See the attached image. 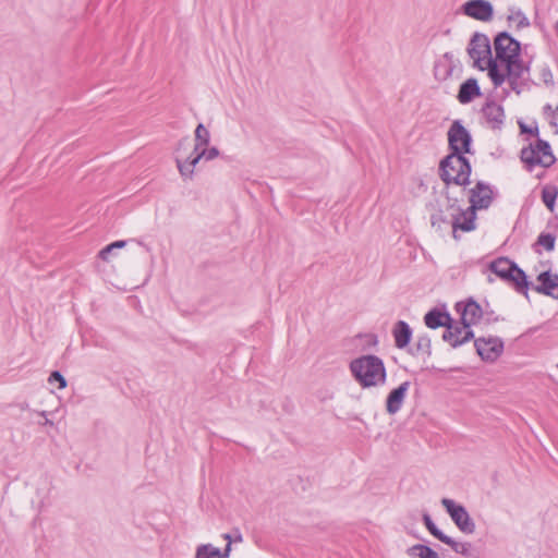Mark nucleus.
Listing matches in <instances>:
<instances>
[{"label":"nucleus","instance_id":"f257e3e1","mask_svg":"<svg viewBox=\"0 0 558 558\" xmlns=\"http://www.w3.org/2000/svg\"><path fill=\"white\" fill-rule=\"evenodd\" d=\"M350 371L364 388L381 385L386 380V367L377 355L367 354L352 360Z\"/></svg>","mask_w":558,"mask_h":558},{"label":"nucleus","instance_id":"f03ea898","mask_svg":"<svg viewBox=\"0 0 558 558\" xmlns=\"http://www.w3.org/2000/svg\"><path fill=\"white\" fill-rule=\"evenodd\" d=\"M506 66V73H502L498 69V64L496 60L493 58L488 59L486 70L488 72V76L492 80L495 87L501 86L506 81H508L512 90L517 94L521 92L522 86V77L524 73L530 71V66L523 62L521 56L515 59L509 60L504 63Z\"/></svg>","mask_w":558,"mask_h":558},{"label":"nucleus","instance_id":"7ed1b4c3","mask_svg":"<svg viewBox=\"0 0 558 558\" xmlns=\"http://www.w3.org/2000/svg\"><path fill=\"white\" fill-rule=\"evenodd\" d=\"M471 165L466 157L449 154L439 163V177L447 186L451 183L468 185L470 183Z\"/></svg>","mask_w":558,"mask_h":558},{"label":"nucleus","instance_id":"20e7f679","mask_svg":"<svg viewBox=\"0 0 558 558\" xmlns=\"http://www.w3.org/2000/svg\"><path fill=\"white\" fill-rule=\"evenodd\" d=\"M488 269L500 279L512 283L518 292L527 295V276L514 262L508 257H498L489 263Z\"/></svg>","mask_w":558,"mask_h":558},{"label":"nucleus","instance_id":"39448f33","mask_svg":"<svg viewBox=\"0 0 558 558\" xmlns=\"http://www.w3.org/2000/svg\"><path fill=\"white\" fill-rule=\"evenodd\" d=\"M520 159L530 172L536 166L549 168L556 162L550 144L542 138H537L535 144L523 147L520 151Z\"/></svg>","mask_w":558,"mask_h":558},{"label":"nucleus","instance_id":"423d86ee","mask_svg":"<svg viewBox=\"0 0 558 558\" xmlns=\"http://www.w3.org/2000/svg\"><path fill=\"white\" fill-rule=\"evenodd\" d=\"M494 49L496 63H506L509 60L515 59L520 56L521 44L507 32L499 33L494 39Z\"/></svg>","mask_w":558,"mask_h":558},{"label":"nucleus","instance_id":"0eeeda50","mask_svg":"<svg viewBox=\"0 0 558 558\" xmlns=\"http://www.w3.org/2000/svg\"><path fill=\"white\" fill-rule=\"evenodd\" d=\"M468 53L474 61V66L481 71L486 70L488 59L492 58V47L489 38L482 33H474L472 36Z\"/></svg>","mask_w":558,"mask_h":558},{"label":"nucleus","instance_id":"6e6552de","mask_svg":"<svg viewBox=\"0 0 558 558\" xmlns=\"http://www.w3.org/2000/svg\"><path fill=\"white\" fill-rule=\"evenodd\" d=\"M448 143L452 154L464 156V154L471 151V134L459 120L453 121L449 128Z\"/></svg>","mask_w":558,"mask_h":558},{"label":"nucleus","instance_id":"1a4fd4ad","mask_svg":"<svg viewBox=\"0 0 558 558\" xmlns=\"http://www.w3.org/2000/svg\"><path fill=\"white\" fill-rule=\"evenodd\" d=\"M441 505L461 532L465 534H473L475 532V523L462 505H458L449 498H442Z\"/></svg>","mask_w":558,"mask_h":558},{"label":"nucleus","instance_id":"9d476101","mask_svg":"<svg viewBox=\"0 0 558 558\" xmlns=\"http://www.w3.org/2000/svg\"><path fill=\"white\" fill-rule=\"evenodd\" d=\"M473 337L474 333L468 324H462V322L460 324H453V320L447 325L446 330L442 333V339L450 343L452 348L462 345Z\"/></svg>","mask_w":558,"mask_h":558},{"label":"nucleus","instance_id":"9b49d317","mask_svg":"<svg viewBox=\"0 0 558 558\" xmlns=\"http://www.w3.org/2000/svg\"><path fill=\"white\" fill-rule=\"evenodd\" d=\"M461 11L464 15L481 22H488L494 16V8L487 0H469L462 5Z\"/></svg>","mask_w":558,"mask_h":558},{"label":"nucleus","instance_id":"f8f14e48","mask_svg":"<svg viewBox=\"0 0 558 558\" xmlns=\"http://www.w3.org/2000/svg\"><path fill=\"white\" fill-rule=\"evenodd\" d=\"M474 345L477 354L487 362L496 361L504 351V342L499 338H480Z\"/></svg>","mask_w":558,"mask_h":558},{"label":"nucleus","instance_id":"ddd939ff","mask_svg":"<svg viewBox=\"0 0 558 558\" xmlns=\"http://www.w3.org/2000/svg\"><path fill=\"white\" fill-rule=\"evenodd\" d=\"M470 204L472 210L486 209L493 202V191L489 185L484 182H477L474 187L470 190Z\"/></svg>","mask_w":558,"mask_h":558},{"label":"nucleus","instance_id":"4468645a","mask_svg":"<svg viewBox=\"0 0 558 558\" xmlns=\"http://www.w3.org/2000/svg\"><path fill=\"white\" fill-rule=\"evenodd\" d=\"M483 117L486 123L493 130H500L505 122V110L501 105L495 100H487L482 108Z\"/></svg>","mask_w":558,"mask_h":558},{"label":"nucleus","instance_id":"2eb2a0df","mask_svg":"<svg viewBox=\"0 0 558 558\" xmlns=\"http://www.w3.org/2000/svg\"><path fill=\"white\" fill-rule=\"evenodd\" d=\"M539 284L534 287L537 293L551 296L558 300V275L551 274L549 270L543 271L537 276Z\"/></svg>","mask_w":558,"mask_h":558},{"label":"nucleus","instance_id":"dca6fc26","mask_svg":"<svg viewBox=\"0 0 558 558\" xmlns=\"http://www.w3.org/2000/svg\"><path fill=\"white\" fill-rule=\"evenodd\" d=\"M475 219L476 214L475 210L468 208L465 211H460L458 215L452 216L451 226L453 229V236H456L457 230H462L464 232H470L475 229Z\"/></svg>","mask_w":558,"mask_h":558},{"label":"nucleus","instance_id":"f3484780","mask_svg":"<svg viewBox=\"0 0 558 558\" xmlns=\"http://www.w3.org/2000/svg\"><path fill=\"white\" fill-rule=\"evenodd\" d=\"M409 388L410 381H404L389 392L386 402V410L389 414H396L401 409Z\"/></svg>","mask_w":558,"mask_h":558},{"label":"nucleus","instance_id":"a211bd4d","mask_svg":"<svg viewBox=\"0 0 558 558\" xmlns=\"http://www.w3.org/2000/svg\"><path fill=\"white\" fill-rule=\"evenodd\" d=\"M481 95L482 92L477 80L470 77L460 85L457 98L460 104L464 105L471 102L474 98L480 97Z\"/></svg>","mask_w":558,"mask_h":558},{"label":"nucleus","instance_id":"6ab92c4d","mask_svg":"<svg viewBox=\"0 0 558 558\" xmlns=\"http://www.w3.org/2000/svg\"><path fill=\"white\" fill-rule=\"evenodd\" d=\"M395 344L398 349H404L411 341L412 329L404 320H398L392 329Z\"/></svg>","mask_w":558,"mask_h":558},{"label":"nucleus","instance_id":"aec40b11","mask_svg":"<svg viewBox=\"0 0 558 558\" xmlns=\"http://www.w3.org/2000/svg\"><path fill=\"white\" fill-rule=\"evenodd\" d=\"M451 322L452 318L449 313L440 312L437 308L430 310L424 316V323L430 329L447 327V325Z\"/></svg>","mask_w":558,"mask_h":558},{"label":"nucleus","instance_id":"412c9836","mask_svg":"<svg viewBox=\"0 0 558 558\" xmlns=\"http://www.w3.org/2000/svg\"><path fill=\"white\" fill-rule=\"evenodd\" d=\"M453 69L454 65L452 64L451 57L447 52L434 65L435 78L440 82L448 80L452 75Z\"/></svg>","mask_w":558,"mask_h":558},{"label":"nucleus","instance_id":"4be33fe9","mask_svg":"<svg viewBox=\"0 0 558 558\" xmlns=\"http://www.w3.org/2000/svg\"><path fill=\"white\" fill-rule=\"evenodd\" d=\"M483 315L482 307L478 303L473 300H470L463 308L461 314L462 324H468L469 327L475 325Z\"/></svg>","mask_w":558,"mask_h":558},{"label":"nucleus","instance_id":"5701e85b","mask_svg":"<svg viewBox=\"0 0 558 558\" xmlns=\"http://www.w3.org/2000/svg\"><path fill=\"white\" fill-rule=\"evenodd\" d=\"M195 147L194 151H198L203 147H207L210 142V133L203 123L195 129Z\"/></svg>","mask_w":558,"mask_h":558},{"label":"nucleus","instance_id":"b1692460","mask_svg":"<svg viewBox=\"0 0 558 558\" xmlns=\"http://www.w3.org/2000/svg\"><path fill=\"white\" fill-rule=\"evenodd\" d=\"M409 556L418 558H439L438 554L429 546L416 544L408 548Z\"/></svg>","mask_w":558,"mask_h":558},{"label":"nucleus","instance_id":"393cba45","mask_svg":"<svg viewBox=\"0 0 558 558\" xmlns=\"http://www.w3.org/2000/svg\"><path fill=\"white\" fill-rule=\"evenodd\" d=\"M441 542L450 546L451 549L457 554H461L463 556L471 555L472 544L469 542H457L448 535H446L445 539H442Z\"/></svg>","mask_w":558,"mask_h":558},{"label":"nucleus","instance_id":"a878e982","mask_svg":"<svg viewBox=\"0 0 558 558\" xmlns=\"http://www.w3.org/2000/svg\"><path fill=\"white\" fill-rule=\"evenodd\" d=\"M557 196L558 187L556 185H546L543 187L542 201L550 211H554Z\"/></svg>","mask_w":558,"mask_h":558},{"label":"nucleus","instance_id":"bb28decb","mask_svg":"<svg viewBox=\"0 0 558 558\" xmlns=\"http://www.w3.org/2000/svg\"><path fill=\"white\" fill-rule=\"evenodd\" d=\"M507 20L509 23H514L517 29H522L530 25L529 19L520 9H511Z\"/></svg>","mask_w":558,"mask_h":558},{"label":"nucleus","instance_id":"cd10ccee","mask_svg":"<svg viewBox=\"0 0 558 558\" xmlns=\"http://www.w3.org/2000/svg\"><path fill=\"white\" fill-rule=\"evenodd\" d=\"M195 558H220V549L211 544H203L196 548Z\"/></svg>","mask_w":558,"mask_h":558},{"label":"nucleus","instance_id":"c85d7f7f","mask_svg":"<svg viewBox=\"0 0 558 558\" xmlns=\"http://www.w3.org/2000/svg\"><path fill=\"white\" fill-rule=\"evenodd\" d=\"M423 522L426 526V529L428 530V532L434 536L436 537L438 541H442L445 539V536L446 534L442 533L436 525L435 523L433 522L430 515L428 513H424L423 514Z\"/></svg>","mask_w":558,"mask_h":558},{"label":"nucleus","instance_id":"c756f323","mask_svg":"<svg viewBox=\"0 0 558 558\" xmlns=\"http://www.w3.org/2000/svg\"><path fill=\"white\" fill-rule=\"evenodd\" d=\"M178 170L184 179H191L194 173V168L187 159L182 160L181 158L175 159Z\"/></svg>","mask_w":558,"mask_h":558},{"label":"nucleus","instance_id":"7c9ffc66","mask_svg":"<svg viewBox=\"0 0 558 558\" xmlns=\"http://www.w3.org/2000/svg\"><path fill=\"white\" fill-rule=\"evenodd\" d=\"M555 236L551 233H541L537 238V244L550 252L555 248Z\"/></svg>","mask_w":558,"mask_h":558},{"label":"nucleus","instance_id":"2f4dec72","mask_svg":"<svg viewBox=\"0 0 558 558\" xmlns=\"http://www.w3.org/2000/svg\"><path fill=\"white\" fill-rule=\"evenodd\" d=\"M415 352L430 354V339L426 336L420 337L415 344Z\"/></svg>","mask_w":558,"mask_h":558},{"label":"nucleus","instance_id":"473e14b6","mask_svg":"<svg viewBox=\"0 0 558 558\" xmlns=\"http://www.w3.org/2000/svg\"><path fill=\"white\" fill-rule=\"evenodd\" d=\"M48 381L50 384L58 383L60 389H63L66 387V380H65L64 376L59 371H53L50 374Z\"/></svg>","mask_w":558,"mask_h":558},{"label":"nucleus","instance_id":"72a5a7b5","mask_svg":"<svg viewBox=\"0 0 558 558\" xmlns=\"http://www.w3.org/2000/svg\"><path fill=\"white\" fill-rule=\"evenodd\" d=\"M539 75H541L542 81L547 86L554 85V75H553V72H551V70H550V68L548 65H545V66L542 68Z\"/></svg>","mask_w":558,"mask_h":558},{"label":"nucleus","instance_id":"f704fd0d","mask_svg":"<svg viewBox=\"0 0 558 558\" xmlns=\"http://www.w3.org/2000/svg\"><path fill=\"white\" fill-rule=\"evenodd\" d=\"M199 151H201V156H203V159H205L207 161L213 160L219 156V150L217 147H210V148L203 147L199 149Z\"/></svg>","mask_w":558,"mask_h":558},{"label":"nucleus","instance_id":"c9c22d12","mask_svg":"<svg viewBox=\"0 0 558 558\" xmlns=\"http://www.w3.org/2000/svg\"><path fill=\"white\" fill-rule=\"evenodd\" d=\"M430 222L433 227L440 228L441 223H448L449 221L445 217L442 210L439 209L436 213L432 214Z\"/></svg>","mask_w":558,"mask_h":558},{"label":"nucleus","instance_id":"e433bc0d","mask_svg":"<svg viewBox=\"0 0 558 558\" xmlns=\"http://www.w3.org/2000/svg\"><path fill=\"white\" fill-rule=\"evenodd\" d=\"M223 538L228 542L225 549L220 550V558H229L231 553V544H232V535L231 534H223Z\"/></svg>","mask_w":558,"mask_h":558},{"label":"nucleus","instance_id":"4c0bfd02","mask_svg":"<svg viewBox=\"0 0 558 558\" xmlns=\"http://www.w3.org/2000/svg\"><path fill=\"white\" fill-rule=\"evenodd\" d=\"M520 131L521 133H529L531 135L537 136L538 135V126H527L526 124L520 122Z\"/></svg>","mask_w":558,"mask_h":558},{"label":"nucleus","instance_id":"58836bf2","mask_svg":"<svg viewBox=\"0 0 558 558\" xmlns=\"http://www.w3.org/2000/svg\"><path fill=\"white\" fill-rule=\"evenodd\" d=\"M113 250H114V248H113V247H111V244L107 245L106 247H104V248L99 252V254H98L99 258H101V259H102V260H105V262L109 260V255L111 254V252H112Z\"/></svg>","mask_w":558,"mask_h":558},{"label":"nucleus","instance_id":"ea45409f","mask_svg":"<svg viewBox=\"0 0 558 558\" xmlns=\"http://www.w3.org/2000/svg\"><path fill=\"white\" fill-rule=\"evenodd\" d=\"M189 162L193 166V168L199 162L201 159H203V156H201V151H193L191 156L186 158Z\"/></svg>","mask_w":558,"mask_h":558},{"label":"nucleus","instance_id":"a19ab883","mask_svg":"<svg viewBox=\"0 0 558 558\" xmlns=\"http://www.w3.org/2000/svg\"><path fill=\"white\" fill-rule=\"evenodd\" d=\"M125 244H126V241L120 240V241H116V242L111 243V247L122 248L125 246Z\"/></svg>","mask_w":558,"mask_h":558},{"label":"nucleus","instance_id":"79ce46f5","mask_svg":"<svg viewBox=\"0 0 558 558\" xmlns=\"http://www.w3.org/2000/svg\"><path fill=\"white\" fill-rule=\"evenodd\" d=\"M243 541L242 534L239 530L234 531V535L232 536V542H239L241 543Z\"/></svg>","mask_w":558,"mask_h":558},{"label":"nucleus","instance_id":"37998d69","mask_svg":"<svg viewBox=\"0 0 558 558\" xmlns=\"http://www.w3.org/2000/svg\"><path fill=\"white\" fill-rule=\"evenodd\" d=\"M44 424H45V425H50V426H52V425H53V422L46 417V418H45V423H44Z\"/></svg>","mask_w":558,"mask_h":558},{"label":"nucleus","instance_id":"c03bdc74","mask_svg":"<svg viewBox=\"0 0 558 558\" xmlns=\"http://www.w3.org/2000/svg\"><path fill=\"white\" fill-rule=\"evenodd\" d=\"M39 414H40V416H43L45 418L47 417V412L46 411H41Z\"/></svg>","mask_w":558,"mask_h":558},{"label":"nucleus","instance_id":"a18cd8bd","mask_svg":"<svg viewBox=\"0 0 558 558\" xmlns=\"http://www.w3.org/2000/svg\"><path fill=\"white\" fill-rule=\"evenodd\" d=\"M555 31H556L557 36H558V20H557V23L555 24Z\"/></svg>","mask_w":558,"mask_h":558},{"label":"nucleus","instance_id":"49530a36","mask_svg":"<svg viewBox=\"0 0 558 558\" xmlns=\"http://www.w3.org/2000/svg\"><path fill=\"white\" fill-rule=\"evenodd\" d=\"M185 142H186V140L180 141V142H179V146H181V145H182L183 143H185Z\"/></svg>","mask_w":558,"mask_h":558}]
</instances>
